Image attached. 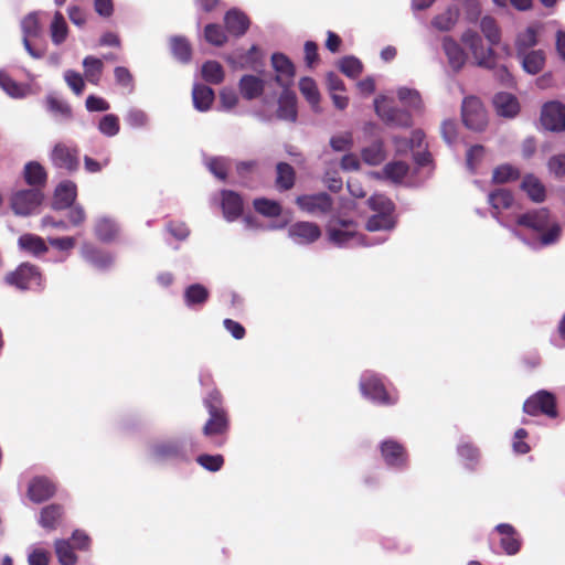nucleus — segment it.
Masks as SVG:
<instances>
[{"instance_id": "1", "label": "nucleus", "mask_w": 565, "mask_h": 565, "mask_svg": "<svg viewBox=\"0 0 565 565\" xmlns=\"http://www.w3.org/2000/svg\"><path fill=\"white\" fill-rule=\"evenodd\" d=\"M516 224L540 234L537 238L530 241L524 238L515 228L511 230L515 237L520 238L533 249L557 243L562 233L561 225L552 217L550 211L545 207L518 215Z\"/></svg>"}, {"instance_id": "2", "label": "nucleus", "mask_w": 565, "mask_h": 565, "mask_svg": "<svg viewBox=\"0 0 565 565\" xmlns=\"http://www.w3.org/2000/svg\"><path fill=\"white\" fill-rule=\"evenodd\" d=\"M203 405L207 409L209 418L202 428V433L212 446L222 447L227 438L230 417L223 406L221 392L216 388L212 390L204 397Z\"/></svg>"}, {"instance_id": "3", "label": "nucleus", "mask_w": 565, "mask_h": 565, "mask_svg": "<svg viewBox=\"0 0 565 565\" xmlns=\"http://www.w3.org/2000/svg\"><path fill=\"white\" fill-rule=\"evenodd\" d=\"M3 280L8 286L22 291L43 288V276L40 268L30 263L20 264L14 270L9 271Z\"/></svg>"}, {"instance_id": "4", "label": "nucleus", "mask_w": 565, "mask_h": 565, "mask_svg": "<svg viewBox=\"0 0 565 565\" xmlns=\"http://www.w3.org/2000/svg\"><path fill=\"white\" fill-rule=\"evenodd\" d=\"M79 148L75 143L56 142L50 152L52 166L67 174H73L79 169Z\"/></svg>"}, {"instance_id": "5", "label": "nucleus", "mask_w": 565, "mask_h": 565, "mask_svg": "<svg viewBox=\"0 0 565 565\" xmlns=\"http://www.w3.org/2000/svg\"><path fill=\"white\" fill-rule=\"evenodd\" d=\"M352 221L337 220L329 224L328 236L330 242L337 246L370 245L364 242L362 235L358 234Z\"/></svg>"}, {"instance_id": "6", "label": "nucleus", "mask_w": 565, "mask_h": 565, "mask_svg": "<svg viewBox=\"0 0 565 565\" xmlns=\"http://www.w3.org/2000/svg\"><path fill=\"white\" fill-rule=\"evenodd\" d=\"M374 107L377 116L391 127H409L412 117L408 111L396 108L393 100L386 96H379L374 99Z\"/></svg>"}, {"instance_id": "7", "label": "nucleus", "mask_w": 565, "mask_h": 565, "mask_svg": "<svg viewBox=\"0 0 565 565\" xmlns=\"http://www.w3.org/2000/svg\"><path fill=\"white\" fill-rule=\"evenodd\" d=\"M461 41L470 49L476 66L489 70L495 66L494 51L483 46L482 39L476 31L463 32Z\"/></svg>"}, {"instance_id": "8", "label": "nucleus", "mask_w": 565, "mask_h": 565, "mask_svg": "<svg viewBox=\"0 0 565 565\" xmlns=\"http://www.w3.org/2000/svg\"><path fill=\"white\" fill-rule=\"evenodd\" d=\"M43 199L44 193L40 188H30L14 192L11 195L10 204L15 214L25 216L34 213L42 204Z\"/></svg>"}, {"instance_id": "9", "label": "nucleus", "mask_w": 565, "mask_h": 565, "mask_svg": "<svg viewBox=\"0 0 565 565\" xmlns=\"http://www.w3.org/2000/svg\"><path fill=\"white\" fill-rule=\"evenodd\" d=\"M461 116L466 127L475 131L483 130L488 124L487 111L480 99L475 96L463 99Z\"/></svg>"}, {"instance_id": "10", "label": "nucleus", "mask_w": 565, "mask_h": 565, "mask_svg": "<svg viewBox=\"0 0 565 565\" xmlns=\"http://www.w3.org/2000/svg\"><path fill=\"white\" fill-rule=\"evenodd\" d=\"M542 126L555 132L565 130V106L559 102H548L541 110Z\"/></svg>"}, {"instance_id": "11", "label": "nucleus", "mask_w": 565, "mask_h": 565, "mask_svg": "<svg viewBox=\"0 0 565 565\" xmlns=\"http://www.w3.org/2000/svg\"><path fill=\"white\" fill-rule=\"evenodd\" d=\"M523 411L531 416L544 413L547 416L555 417V398L550 392L540 391L525 401Z\"/></svg>"}, {"instance_id": "12", "label": "nucleus", "mask_w": 565, "mask_h": 565, "mask_svg": "<svg viewBox=\"0 0 565 565\" xmlns=\"http://www.w3.org/2000/svg\"><path fill=\"white\" fill-rule=\"evenodd\" d=\"M296 202L302 211L313 215L328 214L333 203L331 196L327 193L300 195Z\"/></svg>"}, {"instance_id": "13", "label": "nucleus", "mask_w": 565, "mask_h": 565, "mask_svg": "<svg viewBox=\"0 0 565 565\" xmlns=\"http://www.w3.org/2000/svg\"><path fill=\"white\" fill-rule=\"evenodd\" d=\"M55 483L45 476H38L30 480L26 495L34 503H42L54 497Z\"/></svg>"}, {"instance_id": "14", "label": "nucleus", "mask_w": 565, "mask_h": 565, "mask_svg": "<svg viewBox=\"0 0 565 565\" xmlns=\"http://www.w3.org/2000/svg\"><path fill=\"white\" fill-rule=\"evenodd\" d=\"M288 234L295 243L307 245L316 242L321 236V231L315 223L297 222L289 226Z\"/></svg>"}, {"instance_id": "15", "label": "nucleus", "mask_w": 565, "mask_h": 565, "mask_svg": "<svg viewBox=\"0 0 565 565\" xmlns=\"http://www.w3.org/2000/svg\"><path fill=\"white\" fill-rule=\"evenodd\" d=\"M23 32V44L25 50L35 58L43 56L42 50H34L30 43V38H36L41 32L40 21L36 13H29L21 22Z\"/></svg>"}, {"instance_id": "16", "label": "nucleus", "mask_w": 565, "mask_h": 565, "mask_svg": "<svg viewBox=\"0 0 565 565\" xmlns=\"http://www.w3.org/2000/svg\"><path fill=\"white\" fill-rule=\"evenodd\" d=\"M360 388L364 396L382 403V404H391L393 403L390 399L383 384L381 381L374 375H364L360 382Z\"/></svg>"}, {"instance_id": "17", "label": "nucleus", "mask_w": 565, "mask_h": 565, "mask_svg": "<svg viewBox=\"0 0 565 565\" xmlns=\"http://www.w3.org/2000/svg\"><path fill=\"white\" fill-rule=\"evenodd\" d=\"M76 196V184L71 180H65L61 182L54 191L53 207L55 210L68 209L74 204Z\"/></svg>"}, {"instance_id": "18", "label": "nucleus", "mask_w": 565, "mask_h": 565, "mask_svg": "<svg viewBox=\"0 0 565 565\" xmlns=\"http://www.w3.org/2000/svg\"><path fill=\"white\" fill-rule=\"evenodd\" d=\"M493 106L501 117L513 118L520 111V104L516 97L510 93H498L493 97Z\"/></svg>"}, {"instance_id": "19", "label": "nucleus", "mask_w": 565, "mask_h": 565, "mask_svg": "<svg viewBox=\"0 0 565 565\" xmlns=\"http://www.w3.org/2000/svg\"><path fill=\"white\" fill-rule=\"evenodd\" d=\"M23 179L31 188H40L43 191L47 182V172L40 162L29 161L23 168Z\"/></svg>"}, {"instance_id": "20", "label": "nucleus", "mask_w": 565, "mask_h": 565, "mask_svg": "<svg viewBox=\"0 0 565 565\" xmlns=\"http://www.w3.org/2000/svg\"><path fill=\"white\" fill-rule=\"evenodd\" d=\"M0 87L13 98H23L33 93L30 83L19 82L10 73H0Z\"/></svg>"}, {"instance_id": "21", "label": "nucleus", "mask_w": 565, "mask_h": 565, "mask_svg": "<svg viewBox=\"0 0 565 565\" xmlns=\"http://www.w3.org/2000/svg\"><path fill=\"white\" fill-rule=\"evenodd\" d=\"M64 508L58 503H52L42 508L39 518V524L47 530H55L62 522Z\"/></svg>"}, {"instance_id": "22", "label": "nucleus", "mask_w": 565, "mask_h": 565, "mask_svg": "<svg viewBox=\"0 0 565 565\" xmlns=\"http://www.w3.org/2000/svg\"><path fill=\"white\" fill-rule=\"evenodd\" d=\"M222 210L226 220H236L243 213V200L234 191H222Z\"/></svg>"}, {"instance_id": "23", "label": "nucleus", "mask_w": 565, "mask_h": 565, "mask_svg": "<svg viewBox=\"0 0 565 565\" xmlns=\"http://www.w3.org/2000/svg\"><path fill=\"white\" fill-rule=\"evenodd\" d=\"M169 49L172 56L181 63H188L192 58V44L183 35H173L169 39Z\"/></svg>"}, {"instance_id": "24", "label": "nucleus", "mask_w": 565, "mask_h": 565, "mask_svg": "<svg viewBox=\"0 0 565 565\" xmlns=\"http://www.w3.org/2000/svg\"><path fill=\"white\" fill-rule=\"evenodd\" d=\"M443 49L448 57L449 64L455 71L460 70L465 65L467 55L462 47L452 38H444Z\"/></svg>"}, {"instance_id": "25", "label": "nucleus", "mask_w": 565, "mask_h": 565, "mask_svg": "<svg viewBox=\"0 0 565 565\" xmlns=\"http://www.w3.org/2000/svg\"><path fill=\"white\" fill-rule=\"evenodd\" d=\"M226 32L234 36H241L247 30L245 14L236 9L228 10L224 17Z\"/></svg>"}, {"instance_id": "26", "label": "nucleus", "mask_w": 565, "mask_h": 565, "mask_svg": "<svg viewBox=\"0 0 565 565\" xmlns=\"http://www.w3.org/2000/svg\"><path fill=\"white\" fill-rule=\"evenodd\" d=\"M381 450L383 458L388 466L399 467L406 460L404 448L396 441H384L382 444Z\"/></svg>"}, {"instance_id": "27", "label": "nucleus", "mask_w": 565, "mask_h": 565, "mask_svg": "<svg viewBox=\"0 0 565 565\" xmlns=\"http://www.w3.org/2000/svg\"><path fill=\"white\" fill-rule=\"evenodd\" d=\"M192 98L193 105L198 110L206 111L214 100V92L204 84H195L192 89Z\"/></svg>"}, {"instance_id": "28", "label": "nucleus", "mask_w": 565, "mask_h": 565, "mask_svg": "<svg viewBox=\"0 0 565 565\" xmlns=\"http://www.w3.org/2000/svg\"><path fill=\"white\" fill-rule=\"evenodd\" d=\"M497 531L502 535L501 546L509 555H514L520 550V541L515 536V530L512 525L502 523L497 525Z\"/></svg>"}, {"instance_id": "29", "label": "nucleus", "mask_w": 565, "mask_h": 565, "mask_svg": "<svg viewBox=\"0 0 565 565\" xmlns=\"http://www.w3.org/2000/svg\"><path fill=\"white\" fill-rule=\"evenodd\" d=\"M205 164L213 175L225 181L234 166V161L226 157H211L206 159Z\"/></svg>"}, {"instance_id": "30", "label": "nucleus", "mask_w": 565, "mask_h": 565, "mask_svg": "<svg viewBox=\"0 0 565 565\" xmlns=\"http://www.w3.org/2000/svg\"><path fill=\"white\" fill-rule=\"evenodd\" d=\"M18 244L21 249L34 256H40L47 252L44 239L38 235L23 234L19 237Z\"/></svg>"}, {"instance_id": "31", "label": "nucleus", "mask_w": 565, "mask_h": 565, "mask_svg": "<svg viewBox=\"0 0 565 565\" xmlns=\"http://www.w3.org/2000/svg\"><path fill=\"white\" fill-rule=\"evenodd\" d=\"M296 95L285 90L279 97L278 117L285 120L295 121L297 118Z\"/></svg>"}, {"instance_id": "32", "label": "nucleus", "mask_w": 565, "mask_h": 565, "mask_svg": "<svg viewBox=\"0 0 565 565\" xmlns=\"http://www.w3.org/2000/svg\"><path fill=\"white\" fill-rule=\"evenodd\" d=\"M94 231L96 237L105 243L113 242L118 235V227L116 223L108 217L97 220Z\"/></svg>"}, {"instance_id": "33", "label": "nucleus", "mask_w": 565, "mask_h": 565, "mask_svg": "<svg viewBox=\"0 0 565 565\" xmlns=\"http://www.w3.org/2000/svg\"><path fill=\"white\" fill-rule=\"evenodd\" d=\"M210 297L207 288L201 284H193L184 290V301L189 307L203 306Z\"/></svg>"}, {"instance_id": "34", "label": "nucleus", "mask_w": 565, "mask_h": 565, "mask_svg": "<svg viewBox=\"0 0 565 565\" xmlns=\"http://www.w3.org/2000/svg\"><path fill=\"white\" fill-rule=\"evenodd\" d=\"M523 71H541L545 64V53L542 50H531L518 55Z\"/></svg>"}, {"instance_id": "35", "label": "nucleus", "mask_w": 565, "mask_h": 565, "mask_svg": "<svg viewBox=\"0 0 565 565\" xmlns=\"http://www.w3.org/2000/svg\"><path fill=\"white\" fill-rule=\"evenodd\" d=\"M521 186L532 201L540 203L545 200V188L536 177H524Z\"/></svg>"}, {"instance_id": "36", "label": "nucleus", "mask_w": 565, "mask_h": 565, "mask_svg": "<svg viewBox=\"0 0 565 565\" xmlns=\"http://www.w3.org/2000/svg\"><path fill=\"white\" fill-rule=\"evenodd\" d=\"M459 10L456 7L448 8L445 12L436 15L431 24L439 31H450L457 23Z\"/></svg>"}, {"instance_id": "37", "label": "nucleus", "mask_w": 565, "mask_h": 565, "mask_svg": "<svg viewBox=\"0 0 565 565\" xmlns=\"http://www.w3.org/2000/svg\"><path fill=\"white\" fill-rule=\"evenodd\" d=\"M395 226L392 213H375L366 222V230L370 232L391 231Z\"/></svg>"}, {"instance_id": "38", "label": "nucleus", "mask_w": 565, "mask_h": 565, "mask_svg": "<svg viewBox=\"0 0 565 565\" xmlns=\"http://www.w3.org/2000/svg\"><path fill=\"white\" fill-rule=\"evenodd\" d=\"M55 554L61 565H75L77 556L74 547L67 540H56L54 543Z\"/></svg>"}, {"instance_id": "39", "label": "nucleus", "mask_w": 565, "mask_h": 565, "mask_svg": "<svg viewBox=\"0 0 565 565\" xmlns=\"http://www.w3.org/2000/svg\"><path fill=\"white\" fill-rule=\"evenodd\" d=\"M537 44V30L534 26H527L523 32H520L515 40L516 53L523 54L531 51Z\"/></svg>"}, {"instance_id": "40", "label": "nucleus", "mask_w": 565, "mask_h": 565, "mask_svg": "<svg viewBox=\"0 0 565 565\" xmlns=\"http://www.w3.org/2000/svg\"><path fill=\"white\" fill-rule=\"evenodd\" d=\"M50 31L51 39L54 44L60 45L66 40L68 28L63 14L60 11L55 12Z\"/></svg>"}, {"instance_id": "41", "label": "nucleus", "mask_w": 565, "mask_h": 565, "mask_svg": "<svg viewBox=\"0 0 565 565\" xmlns=\"http://www.w3.org/2000/svg\"><path fill=\"white\" fill-rule=\"evenodd\" d=\"M488 201L497 212L510 209L513 204V195L507 189H498L489 194Z\"/></svg>"}, {"instance_id": "42", "label": "nucleus", "mask_w": 565, "mask_h": 565, "mask_svg": "<svg viewBox=\"0 0 565 565\" xmlns=\"http://www.w3.org/2000/svg\"><path fill=\"white\" fill-rule=\"evenodd\" d=\"M277 177L276 184L281 190H289L295 183V170L294 168L285 162L277 164Z\"/></svg>"}, {"instance_id": "43", "label": "nucleus", "mask_w": 565, "mask_h": 565, "mask_svg": "<svg viewBox=\"0 0 565 565\" xmlns=\"http://www.w3.org/2000/svg\"><path fill=\"white\" fill-rule=\"evenodd\" d=\"M480 29L490 44L497 45L500 42L501 32L497 21L492 17L484 15L480 21Z\"/></svg>"}, {"instance_id": "44", "label": "nucleus", "mask_w": 565, "mask_h": 565, "mask_svg": "<svg viewBox=\"0 0 565 565\" xmlns=\"http://www.w3.org/2000/svg\"><path fill=\"white\" fill-rule=\"evenodd\" d=\"M205 41L214 46H223L227 42V34L220 24L209 23L204 28Z\"/></svg>"}, {"instance_id": "45", "label": "nucleus", "mask_w": 565, "mask_h": 565, "mask_svg": "<svg viewBox=\"0 0 565 565\" xmlns=\"http://www.w3.org/2000/svg\"><path fill=\"white\" fill-rule=\"evenodd\" d=\"M407 172L408 166L403 161L387 163L383 169L384 177L393 182L402 181Z\"/></svg>"}, {"instance_id": "46", "label": "nucleus", "mask_w": 565, "mask_h": 565, "mask_svg": "<svg viewBox=\"0 0 565 565\" xmlns=\"http://www.w3.org/2000/svg\"><path fill=\"white\" fill-rule=\"evenodd\" d=\"M362 158L370 166L380 164L385 158L382 142L376 141L370 147L364 148Z\"/></svg>"}, {"instance_id": "47", "label": "nucleus", "mask_w": 565, "mask_h": 565, "mask_svg": "<svg viewBox=\"0 0 565 565\" xmlns=\"http://www.w3.org/2000/svg\"><path fill=\"white\" fill-rule=\"evenodd\" d=\"M153 452L158 458H178L181 456V446L178 441H163L154 446Z\"/></svg>"}, {"instance_id": "48", "label": "nucleus", "mask_w": 565, "mask_h": 565, "mask_svg": "<svg viewBox=\"0 0 565 565\" xmlns=\"http://www.w3.org/2000/svg\"><path fill=\"white\" fill-rule=\"evenodd\" d=\"M299 88L310 105L316 108L319 104V92L316 83L310 77H302L299 82Z\"/></svg>"}, {"instance_id": "49", "label": "nucleus", "mask_w": 565, "mask_h": 565, "mask_svg": "<svg viewBox=\"0 0 565 565\" xmlns=\"http://www.w3.org/2000/svg\"><path fill=\"white\" fill-rule=\"evenodd\" d=\"M254 207L259 214L268 217L278 216L281 212V207L276 201L267 199H256Z\"/></svg>"}, {"instance_id": "50", "label": "nucleus", "mask_w": 565, "mask_h": 565, "mask_svg": "<svg viewBox=\"0 0 565 565\" xmlns=\"http://www.w3.org/2000/svg\"><path fill=\"white\" fill-rule=\"evenodd\" d=\"M520 177L519 170L510 164H502L494 169L492 180L495 183H505L516 180Z\"/></svg>"}, {"instance_id": "51", "label": "nucleus", "mask_w": 565, "mask_h": 565, "mask_svg": "<svg viewBox=\"0 0 565 565\" xmlns=\"http://www.w3.org/2000/svg\"><path fill=\"white\" fill-rule=\"evenodd\" d=\"M398 99L406 106L414 108V109H420L422 107V98L417 90L411 89L407 87H401L397 90Z\"/></svg>"}, {"instance_id": "52", "label": "nucleus", "mask_w": 565, "mask_h": 565, "mask_svg": "<svg viewBox=\"0 0 565 565\" xmlns=\"http://www.w3.org/2000/svg\"><path fill=\"white\" fill-rule=\"evenodd\" d=\"M119 118L114 114L105 115L98 125L99 131L108 137L116 136L119 132Z\"/></svg>"}, {"instance_id": "53", "label": "nucleus", "mask_w": 565, "mask_h": 565, "mask_svg": "<svg viewBox=\"0 0 565 565\" xmlns=\"http://www.w3.org/2000/svg\"><path fill=\"white\" fill-rule=\"evenodd\" d=\"M196 462L204 469L211 472H216L222 469L224 465V457L222 455L203 454L196 458Z\"/></svg>"}, {"instance_id": "54", "label": "nucleus", "mask_w": 565, "mask_h": 565, "mask_svg": "<svg viewBox=\"0 0 565 565\" xmlns=\"http://www.w3.org/2000/svg\"><path fill=\"white\" fill-rule=\"evenodd\" d=\"M329 84H330V89L332 92L331 93V97H332L334 106L338 109H341V110L344 109L348 106V98H347V96H344L342 94L335 93V90H341L342 89V84L334 76V73H330Z\"/></svg>"}, {"instance_id": "55", "label": "nucleus", "mask_w": 565, "mask_h": 565, "mask_svg": "<svg viewBox=\"0 0 565 565\" xmlns=\"http://www.w3.org/2000/svg\"><path fill=\"white\" fill-rule=\"evenodd\" d=\"M369 206L376 213L390 212L394 210V205L390 199L382 194H374L369 199Z\"/></svg>"}, {"instance_id": "56", "label": "nucleus", "mask_w": 565, "mask_h": 565, "mask_svg": "<svg viewBox=\"0 0 565 565\" xmlns=\"http://www.w3.org/2000/svg\"><path fill=\"white\" fill-rule=\"evenodd\" d=\"M484 157V148L480 145L472 146L468 149L466 156V164L467 168L475 172L479 163L482 161Z\"/></svg>"}, {"instance_id": "57", "label": "nucleus", "mask_w": 565, "mask_h": 565, "mask_svg": "<svg viewBox=\"0 0 565 565\" xmlns=\"http://www.w3.org/2000/svg\"><path fill=\"white\" fill-rule=\"evenodd\" d=\"M46 105L50 111L54 114L62 115L64 117H71L72 116V109L68 104L65 102L58 99L54 95H49L46 97Z\"/></svg>"}, {"instance_id": "58", "label": "nucleus", "mask_w": 565, "mask_h": 565, "mask_svg": "<svg viewBox=\"0 0 565 565\" xmlns=\"http://www.w3.org/2000/svg\"><path fill=\"white\" fill-rule=\"evenodd\" d=\"M548 171L556 178L565 177V154H556L547 161Z\"/></svg>"}, {"instance_id": "59", "label": "nucleus", "mask_w": 565, "mask_h": 565, "mask_svg": "<svg viewBox=\"0 0 565 565\" xmlns=\"http://www.w3.org/2000/svg\"><path fill=\"white\" fill-rule=\"evenodd\" d=\"M49 244L62 252H71L76 246V239L72 236L49 237Z\"/></svg>"}, {"instance_id": "60", "label": "nucleus", "mask_w": 565, "mask_h": 565, "mask_svg": "<svg viewBox=\"0 0 565 565\" xmlns=\"http://www.w3.org/2000/svg\"><path fill=\"white\" fill-rule=\"evenodd\" d=\"M353 145L352 135L345 132L343 135L333 136L330 140V146L335 151H345L351 149Z\"/></svg>"}, {"instance_id": "61", "label": "nucleus", "mask_w": 565, "mask_h": 565, "mask_svg": "<svg viewBox=\"0 0 565 565\" xmlns=\"http://www.w3.org/2000/svg\"><path fill=\"white\" fill-rule=\"evenodd\" d=\"M271 65L274 71H295L292 62L282 53L271 55Z\"/></svg>"}, {"instance_id": "62", "label": "nucleus", "mask_w": 565, "mask_h": 565, "mask_svg": "<svg viewBox=\"0 0 565 565\" xmlns=\"http://www.w3.org/2000/svg\"><path fill=\"white\" fill-rule=\"evenodd\" d=\"M126 121L134 128H141L147 125L148 116L142 110L132 109L128 113Z\"/></svg>"}, {"instance_id": "63", "label": "nucleus", "mask_w": 565, "mask_h": 565, "mask_svg": "<svg viewBox=\"0 0 565 565\" xmlns=\"http://www.w3.org/2000/svg\"><path fill=\"white\" fill-rule=\"evenodd\" d=\"M65 81L76 95H81L83 93L85 88V79L79 73H66Z\"/></svg>"}, {"instance_id": "64", "label": "nucleus", "mask_w": 565, "mask_h": 565, "mask_svg": "<svg viewBox=\"0 0 565 565\" xmlns=\"http://www.w3.org/2000/svg\"><path fill=\"white\" fill-rule=\"evenodd\" d=\"M29 565H49L50 553L44 548L33 550L28 557Z\"/></svg>"}]
</instances>
